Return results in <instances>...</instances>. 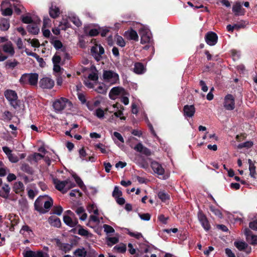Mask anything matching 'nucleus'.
<instances>
[{"mask_svg": "<svg viewBox=\"0 0 257 257\" xmlns=\"http://www.w3.org/2000/svg\"><path fill=\"white\" fill-rule=\"evenodd\" d=\"M88 78L89 80L96 81L98 80V77L96 73L92 72L88 75Z\"/></svg>", "mask_w": 257, "mask_h": 257, "instance_id": "obj_61", "label": "nucleus"}, {"mask_svg": "<svg viewBox=\"0 0 257 257\" xmlns=\"http://www.w3.org/2000/svg\"><path fill=\"white\" fill-rule=\"evenodd\" d=\"M36 257H49L48 253L43 252L42 251H37L36 252Z\"/></svg>", "mask_w": 257, "mask_h": 257, "instance_id": "obj_63", "label": "nucleus"}, {"mask_svg": "<svg viewBox=\"0 0 257 257\" xmlns=\"http://www.w3.org/2000/svg\"><path fill=\"white\" fill-rule=\"evenodd\" d=\"M49 222L51 225L56 227H60L61 224L60 219L56 216H52L49 218Z\"/></svg>", "mask_w": 257, "mask_h": 257, "instance_id": "obj_23", "label": "nucleus"}, {"mask_svg": "<svg viewBox=\"0 0 257 257\" xmlns=\"http://www.w3.org/2000/svg\"><path fill=\"white\" fill-rule=\"evenodd\" d=\"M24 257H36V252L32 250L26 251L24 253Z\"/></svg>", "mask_w": 257, "mask_h": 257, "instance_id": "obj_56", "label": "nucleus"}, {"mask_svg": "<svg viewBox=\"0 0 257 257\" xmlns=\"http://www.w3.org/2000/svg\"><path fill=\"white\" fill-rule=\"evenodd\" d=\"M225 251L226 254L228 257H235V254L232 251V250L230 249L227 248L225 249Z\"/></svg>", "mask_w": 257, "mask_h": 257, "instance_id": "obj_64", "label": "nucleus"}, {"mask_svg": "<svg viewBox=\"0 0 257 257\" xmlns=\"http://www.w3.org/2000/svg\"><path fill=\"white\" fill-rule=\"evenodd\" d=\"M198 217L200 222L201 223L202 227L204 228V229L207 231L209 230L210 228V225L205 214L202 211H199L198 212Z\"/></svg>", "mask_w": 257, "mask_h": 257, "instance_id": "obj_12", "label": "nucleus"}, {"mask_svg": "<svg viewBox=\"0 0 257 257\" xmlns=\"http://www.w3.org/2000/svg\"><path fill=\"white\" fill-rule=\"evenodd\" d=\"M70 21H71L77 27H79L81 25V22L80 20L76 16H71L69 17Z\"/></svg>", "mask_w": 257, "mask_h": 257, "instance_id": "obj_37", "label": "nucleus"}, {"mask_svg": "<svg viewBox=\"0 0 257 257\" xmlns=\"http://www.w3.org/2000/svg\"><path fill=\"white\" fill-rule=\"evenodd\" d=\"M234 27V29L238 31L239 29L241 28H244L246 26V22L243 20H241L237 24H235L233 25Z\"/></svg>", "mask_w": 257, "mask_h": 257, "instance_id": "obj_36", "label": "nucleus"}, {"mask_svg": "<svg viewBox=\"0 0 257 257\" xmlns=\"http://www.w3.org/2000/svg\"><path fill=\"white\" fill-rule=\"evenodd\" d=\"M133 69L134 72L138 74H143L145 71L144 65L142 63L139 62L135 64Z\"/></svg>", "mask_w": 257, "mask_h": 257, "instance_id": "obj_22", "label": "nucleus"}, {"mask_svg": "<svg viewBox=\"0 0 257 257\" xmlns=\"http://www.w3.org/2000/svg\"><path fill=\"white\" fill-rule=\"evenodd\" d=\"M205 40L206 43L210 46L215 45L218 40L217 34L213 32H207L205 36Z\"/></svg>", "mask_w": 257, "mask_h": 257, "instance_id": "obj_10", "label": "nucleus"}, {"mask_svg": "<svg viewBox=\"0 0 257 257\" xmlns=\"http://www.w3.org/2000/svg\"><path fill=\"white\" fill-rule=\"evenodd\" d=\"M96 147L99 149L102 153L105 154L107 153L105 146L101 143L97 144L95 145Z\"/></svg>", "mask_w": 257, "mask_h": 257, "instance_id": "obj_58", "label": "nucleus"}, {"mask_svg": "<svg viewBox=\"0 0 257 257\" xmlns=\"http://www.w3.org/2000/svg\"><path fill=\"white\" fill-rule=\"evenodd\" d=\"M94 114L98 118L102 119L104 116V111L101 108H98L95 110Z\"/></svg>", "mask_w": 257, "mask_h": 257, "instance_id": "obj_35", "label": "nucleus"}, {"mask_svg": "<svg viewBox=\"0 0 257 257\" xmlns=\"http://www.w3.org/2000/svg\"><path fill=\"white\" fill-rule=\"evenodd\" d=\"M139 34L142 44L149 43L151 41L152 34L148 28L143 27L140 29Z\"/></svg>", "mask_w": 257, "mask_h": 257, "instance_id": "obj_6", "label": "nucleus"}, {"mask_svg": "<svg viewBox=\"0 0 257 257\" xmlns=\"http://www.w3.org/2000/svg\"><path fill=\"white\" fill-rule=\"evenodd\" d=\"M52 44L54 46L55 48L57 50L62 48V43L59 40H55L51 42Z\"/></svg>", "mask_w": 257, "mask_h": 257, "instance_id": "obj_43", "label": "nucleus"}, {"mask_svg": "<svg viewBox=\"0 0 257 257\" xmlns=\"http://www.w3.org/2000/svg\"><path fill=\"white\" fill-rule=\"evenodd\" d=\"M113 249L119 252H124L126 250V247L125 246L123 245H116L113 247Z\"/></svg>", "mask_w": 257, "mask_h": 257, "instance_id": "obj_55", "label": "nucleus"}, {"mask_svg": "<svg viewBox=\"0 0 257 257\" xmlns=\"http://www.w3.org/2000/svg\"><path fill=\"white\" fill-rule=\"evenodd\" d=\"M71 102L66 98L61 97L54 102L53 106L56 112H61L67 106L71 107Z\"/></svg>", "mask_w": 257, "mask_h": 257, "instance_id": "obj_5", "label": "nucleus"}, {"mask_svg": "<svg viewBox=\"0 0 257 257\" xmlns=\"http://www.w3.org/2000/svg\"><path fill=\"white\" fill-rule=\"evenodd\" d=\"M184 115L186 117H192L195 112V108L193 105H186L183 108Z\"/></svg>", "mask_w": 257, "mask_h": 257, "instance_id": "obj_17", "label": "nucleus"}, {"mask_svg": "<svg viewBox=\"0 0 257 257\" xmlns=\"http://www.w3.org/2000/svg\"><path fill=\"white\" fill-rule=\"evenodd\" d=\"M63 211V208L61 206H55L54 208V213L60 215Z\"/></svg>", "mask_w": 257, "mask_h": 257, "instance_id": "obj_54", "label": "nucleus"}, {"mask_svg": "<svg viewBox=\"0 0 257 257\" xmlns=\"http://www.w3.org/2000/svg\"><path fill=\"white\" fill-rule=\"evenodd\" d=\"M103 228L104 231L107 233H113L114 232V229L111 226L107 224L103 225Z\"/></svg>", "mask_w": 257, "mask_h": 257, "instance_id": "obj_52", "label": "nucleus"}, {"mask_svg": "<svg viewBox=\"0 0 257 257\" xmlns=\"http://www.w3.org/2000/svg\"><path fill=\"white\" fill-rule=\"evenodd\" d=\"M53 183L55 188L59 191L64 193L68 190L74 187L75 183L70 179H67L64 181H61L57 178L53 179Z\"/></svg>", "mask_w": 257, "mask_h": 257, "instance_id": "obj_2", "label": "nucleus"}, {"mask_svg": "<svg viewBox=\"0 0 257 257\" xmlns=\"http://www.w3.org/2000/svg\"><path fill=\"white\" fill-rule=\"evenodd\" d=\"M11 188L8 184H5L4 186L0 189V196L5 198H9Z\"/></svg>", "mask_w": 257, "mask_h": 257, "instance_id": "obj_21", "label": "nucleus"}, {"mask_svg": "<svg viewBox=\"0 0 257 257\" xmlns=\"http://www.w3.org/2000/svg\"><path fill=\"white\" fill-rule=\"evenodd\" d=\"M139 216L142 220L149 221L151 218V215L149 213H139Z\"/></svg>", "mask_w": 257, "mask_h": 257, "instance_id": "obj_51", "label": "nucleus"}, {"mask_svg": "<svg viewBox=\"0 0 257 257\" xmlns=\"http://www.w3.org/2000/svg\"><path fill=\"white\" fill-rule=\"evenodd\" d=\"M9 160L12 163H17L19 161L18 158L12 153L8 157Z\"/></svg>", "mask_w": 257, "mask_h": 257, "instance_id": "obj_62", "label": "nucleus"}, {"mask_svg": "<svg viewBox=\"0 0 257 257\" xmlns=\"http://www.w3.org/2000/svg\"><path fill=\"white\" fill-rule=\"evenodd\" d=\"M234 245L239 250H244L248 247V244L244 241H235Z\"/></svg>", "mask_w": 257, "mask_h": 257, "instance_id": "obj_29", "label": "nucleus"}, {"mask_svg": "<svg viewBox=\"0 0 257 257\" xmlns=\"http://www.w3.org/2000/svg\"><path fill=\"white\" fill-rule=\"evenodd\" d=\"M39 75L36 73H25L22 75L20 79L21 84H29L32 86H36L38 83Z\"/></svg>", "mask_w": 257, "mask_h": 257, "instance_id": "obj_3", "label": "nucleus"}, {"mask_svg": "<svg viewBox=\"0 0 257 257\" xmlns=\"http://www.w3.org/2000/svg\"><path fill=\"white\" fill-rule=\"evenodd\" d=\"M63 221L66 225L71 227L75 226L78 223L77 219H73L70 216L67 215L64 216Z\"/></svg>", "mask_w": 257, "mask_h": 257, "instance_id": "obj_20", "label": "nucleus"}, {"mask_svg": "<svg viewBox=\"0 0 257 257\" xmlns=\"http://www.w3.org/2000/svg\"><path fill=\"white\" fill-rule=\"evenodd\" d=\"M3 51L9 54L11 56H13L15 54V50L12 43L10 41L7 42L3 46Z\"/></svg>", "mask_w": 257, "mask_h": 257, "instance_id": "obj_18", "label": "nucleus"}, {"mask_svg": "<svg viewBox=\"0 0 257 257\" xmlns=\"http://www.w3.org/2000/svg\"><path fill=\"white\" fill-rule=\"evenodd\" d=\"M116 42L117 45L121 47H123L125 45V43L123 39L119 36H116Z\"/></svg>", "mask_w": 257, "mask_h": 257, "instance_id": "obj_40", "label": "nucleus"}, {"mask_svg": "<svg viewBox=\"0 0 257 257\" xmlns=\"http://www.w3.org/2000/svg\"><path fill=\"white\" fill-rule=\"evenodd\" d=\"M250 244H257V235L253 234L251 235L249 240H247Z\"/></svg>", "mask_w": 257, "mask_h": 257, "instance_id": "obj_50", "label": "nucleus"}, {"mask_svg": "<svg viewBox=\"0 0 257 257\" xmlns=\"http://www.w3.org/2000/svg\"><path fill=\"white\" fill-rule=\"evenodd\" d=\"M9 28V21L7 19L2 18L0 20V29L2 31H7Z\"/></svg>", "mask_w": 257, "mask_h": 257, "instance_id": "obj_26", "label": "nucleus"}, {"mask_svg": "<svg viewBox=\"0 0 257 257\" xmlns=\"http://www.w3.org/2000/svg\"><path fill=\"white\" fill-rule=\"evenodd\" d=\"M223 106L228 110H232L234 109L235 98L232 94H228L225 96Z\"/></svg>", "mask_w": 257, "mask_h": 257, "instance_id": "obj_8", "label": "nucleus"}, {"mask_svg": "<svg viewBox=\"0 0 257 257\" xmlns=\"http://www.w3.org/2000/svg\"><path fill=\"white\" fill-rule=\"evenodd\" d=\"M54 85V80L49 77H44L39 81V86L42 89H51Z\"/></svg>", "mask_w": 257, "mask_h": 257, "instance_id": "obj_11", "label": "nucleus"}, {"mask_svg": "<svg viewBox=\"0 0 257 257\" xmlns=\"http://www.w3.org/2000/svg\"><path fill=\"white\" fill-rule=\"evenodd\" d=\"M44 158V155L37 153H34L32 155L29 157L30 159H33L35 162H37L39 160Z\"/></svg>", "mask_w": 257, "mask_h": 257, "instance_id": "obj_33", "label": "nucleus"}, {"mask_svg": "<svg viewBox=\"0 0 257 257\" xmlns=\"http://www.w3.org/2000/svg\"><path fill=\"white\" fill-rule=\"evenodd\" d=\"M60 52H58V54H60ZM61 56L60 54L57 55L55 54L52 58V61L54 64H59L61 61Z\"/></svg>", "mask_w": 257, "mask_h": 257, "instance_id": "obj_44", "label": "nucleus"}, {"mask_svg": "<svg viewBox=\"0 0 257 257\" xmlns=\"http://www.w3.org/2000/svg\"><path fill=\"white\" fill-rule=\"evenodd\" d=\"M22 171L27 173L28 174H33L34 173L33 169L27 164L23 163L21 166Z\"/></svg>", "mask_w": 257, "mask_h": 257, "instance_id": "obj_28", "label": "nucleus"}, {"mask_svg": "<svg viewBox=\"0 0 257 257\" xmlns=\"http://www.w3.org/2000/svg\"><path fill=\"white\" fill-rule=\"evenodd\" d=\"M22 21L25 24H32L33 22L32 18L30 16L29 14L21 16Z\"/></svg>", "mask_w": 257, "mask_h": 257, "instance_id": "obj_31", "label": "nucleus"}, {"mask_svg": "<svg viewBox=\"0 0 257 257\" xmlns=\"http://www.w3.org/2000/svg\"><path fill=\"white\" fill-rule=\"evenodd\" d=\"M125 93V90L120 87H113L110 91L109 95L111 99H114L115 96L123 95Z\"/></svg>", "mask_w": 257, "mask_h": 257, "instance_id": "obj_13", "label": "nucleus"}, {"mask_svg": "<svg viewBox=\"0 0 257 257\" xmlns=\"http://www.w3.org/2000/svg\"><path fill=\"white\" fill-rule=\"evenodd\" d=\"M210 210L218 217H222V214L218 209H217L215 208L214 206H211L210 207Z\"/></svg>", "mask_w": 257, "mask_h": 257, "instance_id": "obj_38", "label": "nucleus"}, {"mask_svg": "<svg viewBox=\"0 0 257 257\" xmlns=\"http://www.w3.org/2000/svg\"><path fill=\"white\" fill-rule=\"evenodd\" d=\"M2 14L3 16H11L13 14V11L11 8H7L5 10L1 9Z\"/></svg>", "mask_w": 257, "mask_h": 257, "instance_id": "obj_45", "label": "nucleus"}, {"mask_svg": "<svg viewBox=\"0 0 257 257\" xmlns=\"http://www.w3.org/2000/svg\"><path fill=\"white\" fill-rule=\"evenodd\" d=\"M78 234L81 236H91V234L87 230L83 229V228H80L78 230Z\"/></svg>", "mask_w": 257, "mask_h": 257, "instance_id": "obj_42", "label": "nucleus"}, {"mask_svg": "<svg viewBox=\"0 0 257 257\" xmlns=\"http://www.w3.org/2000/svg\"><path fill=\"white\" fill-rule=\"evenodd\" d=\"M232 12L234 13L235 16L239 15H244L245 10L242 8L240 2H235L232 7Z\"/></svg>", "mask_w": 257, "mask_h": 257, "instance_id": "obj_16", "label": "nucleus"}, {"mask_svg": "<svg viewBox=\"0 0 257 257\" xmlns=\"http://www.w3.org/2000/svg\"><path fill=\"white\" fill-rule=\"evenodd\" d=\"M253 145V143L252 141H246L244 143L240 144L238 146V148L239 149H242L243 148H251Z\"/></svg>", "mask_w": 257, "mask_h": 257, "instance_id": "obj_34", "label": "nucleus"}, {"mask_svg": "<svg viewBox=\"0 0 257 257\" xmlns=\"http://www.w3.org/2000/svg\"><path fill=\"white\" fill-rule=\"evenodd\" d=\"M13 190L17 194L23 192L24 190V186L23 183L20 181L16 182L14 184Z\"/></svg>", "mask_w": 257, "mask_h": 257, "instance_id": "obj_27", "label": "nucleus"}, {"mask_svg": "<svg viewBox=\"0 0 257 257\" xmlns=\"http://www.w3.org/2000/svg\"><path fill=\"white\" fill-rule=\"evenodd\" d=\"M244 233L246 236V240H249L251 235H253L252 231L248 228H245L244 230Z\"/></svg>", "mask_w": 257, "mask_h": 257, "instance_id": "obj_53", "label": "nucleus"}, {"mask_svg": "<svg viewBox=\"0 0 257 257\" xmlns=\"http://www.w3.org/2000/svg\"><path fill=\"white\" fill-rule=\"evenodd\" d=\"M199 85L201 87V90L204 92H207L208 91V87L206 85L205 81L203 80H200L199 82Z\"/></svg>", "mask_w": 257, "mask_h": 257, "instance_id": "obj_60", "label": "nucleus"}, {"mask_svg": "<svg viewBox=\"0 0 257 257\" xmlns=\"http://www.w3.org/2000/svg\"><path fill=\"white\" fill-rule=\"evenodd\" d=\"M249 227L252 230H257V219L250 222Z\"/></svg>", "mask_w": 257, "mask_h": 257, "instance_id": "obj_59", "label": "nucleus"}, {"mask_svg": "<svg viewBox=\"0 0 257 257\" xmlns=\"http://www.w3.org/2000/svg\"><path fill=\"white\" fill-rule=\"evenodd\" d=\"M151 168L158 175H163L164 174L165 170L162 165L156 161H152L151 162Z\"/></svg>", "mask_w": 257, "mask_h": 257, "instance_id": "obj_15", "label": "nucleus"}, {"mask_svg": "<svg viewBox=\"0 0 257 257\" xmlns=\"http://www.w3.org/2000/svg\"><path fill=\"white\" fill-rule=\"evenodd\" d=\"M124 37L129 40L138 41L139 37L137 32L133 29L128 30L124 33Z\"/></svg>", "mask_w": 257, "mask_h": 257, "instance_id": "obj_19", "label": "nucleus"}, {"mask_svg": "<svg viewBox=\"0 0 257 257\" xmlns=\"http://www.w3.org/2000/svg\"><path fill=\"white\" fill-rule=\"evenodd\" d=\"M134 149L141 154L146 156H150L152 155V152L150 149L145 147L141 143H139L136 145Z\"/></svg>", "mask_w": 257, "mask_h": 257, "instance_id": "obj_14", "label": "nucleus"}, {"mask_svg": "<svg viewBox=\"0 0 257 257\" xmlns=\"http://www.w3.org/2000/svg\"><path fill=\"white\" fill-rule=\"evenodd\" d=\"M53 204L51 197L47 196H40L35 201L34 206L35 209L40 213L44 214L48 212Z\"/></svg>", "mask_w": 257, "mask_h": 257, "instance_id": "obj_1", "label": "nucleus"}, {"mask_svg": "<svg viewBox=\"0 0 257 257\" xmlns=\"http://www.w3.org/2000/svg\"><path fill=\"white\" fill-rule=\"evenodd\" d=\"M103 78L106 83L110 84H115L119 80V76L112 70H105L103 73Z\"/></svg>", "mask_w": 257, "mask_h": 257, "instance_id": "obj_4", "label": "nucleus"}, {"mask_svg": "<svg viewBox=\"0 0 257 257\" xmlns=\"http://www.w3.org/2000/svg\"><path fill=\"white\" fill-rule=\"evenodd\" d=\"M138 164L140 167L144 169L147 168L149 166L148 163L145 159H143L141 161L138 162Z\"/></svg>", "mask_w": 257, "mask_h": 257, "instance_id": "obj_57", "label": "nucleus"}, {"mask_svg": "<svg viewBox=\"0 0 257 257\" xmlns=\"http://www.w3.org/2000/svg\"><path fill=\"white\" fill-rule=\"evenodd\" d=\"M158 196L163 201H165L168 198V195L163 191H160L158 194Z\"/></svg>", "mask_w": 257, "mask_h": 257, "instance_id": "obj_47", "label": "nucleus"}, {"mask_svg": "<svg viewBox=\"0 0 257 257\" xmlns=\"http://www.w3.org/2000/svg\"><path fill=\"white\" fill-rule=\"evenodd\" d=\"M27 28L29 32L34 35H37L39 32V28L36 23H32L31 25H28Z\"/></svg>", "mask_w": 257, "mask_h": 257, "instance_id": "obj_24", "label": "nucleus"}, {"mask_svg": "<svg viewBox=\"0 0 257 257\" xmlns=\"http://www.w3.org/2000/svg\"><path fill=\"white\" fill-rule=\"evenodd\" d=\"M5 96L6 99L10 102V104L16 108L17 106V100L18 99V95L15 91L8 89L5 91Z\"/></svg>", "mask_w": 257, "mask_h": 257, "instance_id": "obj_7", "label": "nucleus"}, {"mask_svg": "<svg viewBox=\"0 0 257 257\" xmlns=\"http://www.w3.org/2000/svg\"><path fill=\"white\" fill-rule=\"evenodd\" d=\"M118 241V238L116 237H111L107 238V244L108 246H112L113 244L116 243Z\"/></svg>", "mask_w": 257, "mask_h": 257, "instance_id": "obj_39", "label": "nucleus"}, {"mask_svg": "<svg viewBox=\"0 0 257 257\" xmlns=\"http://www.w3.org/2000/svg\"><path fill=\"white\" fill-rule=\"evenodd\" d=\"M74 254L77 257H86L87 251L84 248H77L74 252Z\"/></svg>", "mask_w": 257, "mask_h": 257, "instance_id": "obj_30", "label": "nucleus"}, {"mask_svg": "<svg viewBox=\"0 0 257 257\" xmlns=\"http://www.w3.org/2000/svg\"><path fill=\"white\" fill-rule=\"evenodd\" d=\"M3 119L4 120H11L12 117V115L11 112L9 111H5L3 113Z\"/></svg>", "mask_w": 257, "mask_h": 257, "instance_id": "obj_48", "label": "nucleus"}, {"mask_svg": "<svg viewBox=\"0 0 257 257\" xmlns=\"http://www.w3.org/2000/svg\"><path fill=\"white\" fill-rule=\"evenodd\" d=\"M18 62L16 60H14L13 61H7L6 62V67H8L9 68H15L17 65Z\"/></svg>", "mask_w": 257, "mask_h": 257, "instance_id": "obj_49", "label": "nucleus"}, {"mask_svg": "<svg viewBox=\"0 0 257 257\" xmlns=\"http://www.w3.org/2000/svg\"><path fill=\"white\" fill-rule=\"evenodd\" d=\"M20 233L22 234H25V233L27 232L28 235L30 236L31 235V234H33V232L29 226L28 225H24L22 227L20 231Z\"/></svg>", "mask_w": 257, "mask_h": 257, "instance_id": "obj_32", "label": "nucleus"}, {"mask_svg": "<svg viewBox=\"0 0 257 257\" xmlns=\"http://www.w3.org/2000/svg\"><path fill=\"white\" fill-rule=\"evenodd\" d=\"M255 166H254V164L253 165H250L249 166V171H250V175L251 176V177L253 178H255Z\"/></svg>", "mask_w": 257, "mask_h": 257, "instance_id": "obj_46", "label": "nucleus"}, {"mask_svg": "<svg viewBox=\"0 0 257 257\" xmlns=\"http://www.w3.org/2000/svg\"><path fill=\"white\" fill-rule=\"evenodd\" d=\"M91 52L94 59L99 61L102 58L101 55L104 54V50L102 46L97 45L91 48Z\"/></svg>", "mask_w": 257, "mask_h": 257, "instance_id": "obj_9", "label": "nucleus"}, {"mask_svg": "<svg viewBox=\"0 0 257 257\" xmlns=\"http://www.w3.org/2000/svg\"><path fill=\"white\" fill-rule=\"evenodd\" d=\"M49 14L50 16L53 18H57L60 14L59 9L56 6H52L50 8Z\"/></svg>", "mask_w": 257, "mask_h": 257, "instance_id": "obj_25", "label": "nucleus"}, {"mask_svg": "<svg viewBox=\"0 0 257 257\" xmlns=\"http://www.w3.org/2000/svg\"><path fill=\"white\" fill-rule=\"evenodd\" d=\"M122 195V192L119 189L118 187L115 186L112 192V196L114 198H118Z\"/></svg>", "mask_w": 257, "mask_h": 257, "instance_id": "obj_41", "label": "nucleus"}]
</instances>
